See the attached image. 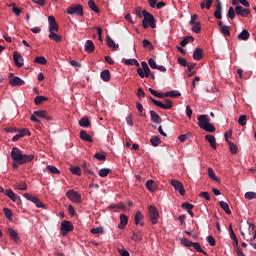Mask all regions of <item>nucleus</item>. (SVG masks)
Listing matches in <instances>:
<instances>
[{"label": "nucleus", "mask_w": 256, "mask_h": 256, "mask_svg": "<svg viewBox=\"0 0 256 256\" xmlns=\"http://www.w3.org/2000/svg\"><path fill=\"white\" fill-rule=\"evenodd\" d=\"M11 157L12 160L16 163H19V165H25V163H31L33 159H35V156L33 154H23L21 150L17 147H13L11 151Z\"/></svg>", "instance_id": "1"}, {"label": "nucleus", "mask_w": 256, "mask_h": 256, "mask_svg": "<svg viewBox=\"0 0 256 256\" xmlns=\"http://www.w3.org/2000/svg\"><path fill=\"white\" fill-rule=\"evenodd\" d=\"M198 125L200 129L207 131V133H215V126L211 124V118L207 114H202L198 117Z\"/></svg>", "instance_id": "2"}, {"label": "nucleus", "mask_w": 256, "mask_h": 256, "mask_svg": "<svg viewBox=\"0 0 256 256\" xmlns=\"http://www.w3.org/2000/svg\"><path fill=\"white\" fill-rule=\"evenodd\" d=\"M142 15L144 19L142 20V27L147 29L151 27V29H155L157 27V20H155V16L149 13L147 10H142Z\"/></svg>", "instance_id": "3"}, {"label": "nucleus", "mask_w": 256, "mask_h": 256, "mask_svg": "<svg viewBox=\"0 0 256 256\" xmlns=\"http://www.w3.org/2000/svg\"><path fill=\"white\" fill-rule=\"evenodd\" d=\"M180 243L181 245H183V247H187L188 249H191V247H193L198 253H203V255L209 256V254L205 252L203 248H201V244H199L198 242H193L187 238H181Z\"/></svg>", "instance_id": "4"}, {"label": "nucleus", "mask_w": 256, "mask_h": 256, "mask_svg": "<svg viewBox=\"0 0 256 256\" xmlns=\"http://www.w3.org/2000/svg\"><path fill=\"white\" fill-rule=\"evenodd\" d=\"M142 68H137V73L141 79H145L151 77V79H155V74L151 72V69L149 68V65L147 62L141 63Z\"/></svg>", "instance_id": "5"}, {"label": "nucleus", "mask_w": 256, "mask_h": 256, "mask_svg": "<svg viewBox=\"0 0 256 256\" xmlns=\"http://www.w3.org/2000/svg\"><path fill=\"white\" fill-rule=\"evenodd\" d=\"M66 13L68 15H78L83 17V6L81 4H73L67 8Z\"/></svg>", "instance_id": "6"}, {"label": "nucleus", "mask_w": 256, "mask_h": 256, "mask_svg": "<svg viewBox=\"0 0 256 256\" xmlns=\"http://www.w3.org/2000/svg\"><path fill=\"white\" fill-rule=\"evenodd\" d=\"M150 101H152V103H154V105H156V107H160L161 109H171L173 107V101L169 100V99H165L164 103L156 100L153 97H149Z\"/></svg>", "instance_id": "7"}, {"label": "nucleus", "mask_w": 256, "mask_h": 256, "mask_svg": "<svg viewBox=\"0 0 256 256\" xmlns=\"http://www.w3.org/2000/svg\"><path fill=\"white\" fill-rule=\"evenodd\" d=\"M148 213L152 225H157V220L159 219V210L155 206H149Z\"/></svg>", "instance_id": "8"}, {"label": "nucleus", "mask_w": 256, "mask_h": 256, "mask_svg": "<svg viewBox=\"0 0 256 256\" xmlns=\"http://www.w3.org/2000/svg\"><path fill=\"white\" fill-rule=\"evenodd\" d=\"M66 197L72 201V203H81V196L75 190H68Z\"/></svg>", "instance_id": "9"}, {"label": "nucleus", "mask_w": 256, "mask_h": 256, "mask_svg": "<svg viewBox=\"0 0 256 256\" xmlns=\"http://www.w3.org/2000/svg\"><path fill=\"white\" fill-rule=\"evenodd\" d=\"M48 23H49V33H57L59 31V24H57V20H55V16H49Z\"/></svg>", "instance_id": "10"}, {"label": "nucleus", "mask_w": 256, "mask_h": 256, "mask_svg": "<svg viewBox=\"0 0 256 256\" xmlns=\"http://www.w3.org/2000/svg\"><path fill=\"white\" fill-rule=\"evenodd\" d=\"M72 230L73 224H71V222L63 221L61 223V234L63 235V237H65V235H67V233L71 232Z\"/></svg>", "instance_id": "11"}, {"label": "nucleus", "mask_w": 256, "mask_h": 256, "mask_svg": "<svg viewBox=\"0 0 256 256\" xmlns=\"http://www.w3.org/2000/svg\"><path fill=\"white\" fill-rule=\"evenodd\" d=\"M171 185L174 187L175 191H178L180 195H185V188L183 187V183L179 180H171Z\"/></svg>", "instance_id": "12"}, {"label": "nucleus", "mask_w": 256, "mask_h": 256, "mask_svg": "<svg viewBox=\"0 0 256 256\" xmlns=\"http://www.w3.org/2000/svg\"><path fill=\"white\" fill-rule=\"evenodd\" d=\"M236 15H240L241 17H249L251 11L247 8H243L241 5H237L235 7Z\"/></svg>", "instance_id": "13"}, {"label": "nucleus", "mask_w": 256, "mask_h": 256, "mask_svg": "<svg viewBox=\"0 0 256 256\" xmlns=\"http://www.w3.org/2000/svg\"><path fill=\"white\" fill-rule=\"evenodd\" d=\"M9 84L12 87H21V85H25V82L20 77L13 76V78L9 80Z\"/></svg>", "instance_id": "14"}, {"label": "nucleus", "mask_w": 256, "mask_h": 256, "mask_svg": "<svg viewBox=\"0 0 256 256\" xmlns=\"http://www.w3.org/2000/svg\"><path fill=\"white\" fill-rule=\"evenodd\" d=\"M13 59L16 67H22L23 66V56L17 51H14L13 53Z\"/></svg>", "instance_id": "15"}, {"label": "nucleus", "mask_w": 256, "mask_h": 256, "mask_svg": "<svg viewBox=\"0 0 256 256\" xmlns=\"http://www.w3.org/2000/svg\"><path fill=\"white\" fill-rule=\"evenodd\" d=\"M34 115H36V117H40L41 119H46V121L53 120V118H51L49 113H47L45 110L34 111Z\"/></svg>", "instance_id": "16"}, {"label": "nucleus", "mask_w": 256, "mask_h": 256, "mask_svg": "<svg viewBox=\"0 0 256 256\" xmlns=\"http://www.w3.org/2000/svg\"><path fill=\"white\" fill-rule=\"evenodd\" d=\"M226 142L229 145V150L230 153H232V155H237L239 148H237V145H235V143L229 141V138H227V134L224 135Z\"/></svg>", "instance_id": "17"}, {"label": "nucleus", "mask_w": 256, "mask_h": 256, "mask_svg": "<svg viewBox=\"0 0 256 256\" xmlns=\"http://www.w3.org/2000/svg\"><path fill=\"white\" fill-rule=\"evenodd\" d=\"M80 139L86 141L87 143H93V137L87 133L85 130L80 131Z\"/></svg>", "instance_id": "18"}, {"label": "nucleus", "mask_w": 256, "mask_h": 256, "mask_svg": "<svg viewBox=\"0 0 256 256\" xmlns=\"http://www.w3.org/2000/svg\"><path fill=\"white\" fill-rule=\"evenodd\" d=\"M206 141H208V143H210V147H212V149H217V142L215 139V136L211 135V134H207L205 136Z\"/></svg>", "instance_id": "19"}, {"label": "nucleus", "mask_w": 256, "mask_h": 256, "mask_svg": "<svg viewBox=\"0 0 256 256\" xmlns=\"http://www.w3.org/2000/svg\"><path fill=\"white\" fill-rule=\"evenodd\" d=\"M129 223V218L125 214L120 215V224L118 225V229H125V226Z\"/></svg>", "instance_id": "20"}, {"label": "nucleus", "mask_w": 256, "mask_h": 256, "mask_svg": "<svg viewBox=\"0 0 256 256\" xmlns=\"http://www.w3.org/2000/svg\"><path fill=\"white\" fill-rule=\"evenodd\" d=\"M142 219L143 214L141 213V211L136 212V214L134 215L135 225H140L141 227H143L145 224L142 222Z\"/></svg>", "instance_id": "21"}, {"label": "nucleus", "mask_w": 256, "mask_h": 256, "mask_svg": "<svg viewBox=\"0 0 256 256\" xmlns=\"http://www.w3.org/2000/svg\"><path fill=\"white\" fill-rule=\"evenodd\" d=\"M8 235L9 237L15 241V243H19V234H17V231H15L14 229L12 228H8Z\"/></svg>", "instance_id": "22"}, {"label": "nucleus", "mask_w": 256, "mask_h": 256, "mask_svg": "<svg viewBox=\"0 0 256 256\" xmlns=\"http://www.w3.org/2000/svg\"><path fill=\"white\" fill-rule=\"evenodd\" d=\"M146 188L148 191H150V193H155V191H157V184L153 180H148L146 182Z\"/></svg>", "instance_id": "23"}, {"label": "nucleus", "mask_w": 256, "mask_h": 256, "mask_svg": "<svg viewBox=\"0 0 256 256\" xmlns=\"http://www.w3.org/2000/svg\"><path fill=\"white\" fill-rule=\"evenodd\" d=\"M193 59H195V61H201V59H203V49L196 48L193 52Z\"/></svg>", "instance_id": "24"}, {"label": "nucleus", "mask_w": 256, "mask_h": 256, "mask_svg": "<svg viewBox=\"0 0 256 256\" xmlns=\"http://www.w3.org/2000/svg\"><path fill=\"white\" fill-rule=\"evenodd\" d=\"M150 119L152 123H156V124L161 123V116H159V114H157V112L153 110L150 111Z\"/></svg>", "instance_id": "25"}, {"label": "nucleus", "mask_w": 256, "mask_h": 256, "mask_svg": "<svg viewBox=\"0 0 256 256\" xmlns=\"http://www.w3.org/2000/svg\"><path fill=\"white\" fill-rule=\"evenodd\" d=\"M222 11H223V6L221 5V3H218L216 5V10L214 12V17L216 19H222L223 18V14H222Z\"/></svg>", "instance_id": "26"}, {"label": "nucleus", "mask_w": 256, "mask_h": 256, "mask_svg": "<svg viewBox=\"0 0 256 256\" xmlns=\"http://www.w3.org/2000/svg\"><path fill=\"white\" fill-rule=\"evenodd\" d=\"M84 49H85V51H87L88 53H93V51H95V44H93V41L87 40V41L85 42Z\"/></svg>", "instance_id": "27"}, {"label": "nucleus", "mask_w": 256, "mask_h": 256, "mask_svg": "<svg viewBox=\"0 0 256 256\" xmlns=\"http://www.w3.org/2000/svg\"><path fill=\"white\" fill-rule=\"evenodd\" d=\"M216 1H217V5L221 3L220 0H216ZM211 5H213V0H206V2H201L200 7L201 9H211Z\"/></svg>", "instance_id": "28"}, {"label": "nucleus", "mask_w": 256, "mask_h": 256, "mask_svg": "<svg viewBox=\"0 0 256 256\" xmlns=\"http://www.w3.org/2000/svg\"><path fill=\"white\" fill-rule=\"evenodd\" d=\"M5 195H7L8 198L11 199V201H13V203H15V201H17V198L19 197V195L15 194V192H13V190L11 189H7L5 191Z\"/></svg>", "instance_id": "29"}, {"label": "nucleus", "mask_w": 256, "mask_h": 256, "mask_svg": "<svg viewBox=\"0 0 256 256\" xmlns=\"http://www.w3.org/2000/svg\"><path fill=\"white\" fill-rule=\"evenodd\" d=\"M102 81H111V72L109 70H103L100 74Z\"/></svg>", "instance_id": "30"}, {"label": "nucleus", "mask_w": 256, "mask_h": 256, "mask_svg": "<svg viewBox=\"0 0 256 256\" xmlns=\"http://www.w3.org/2000/svg\"><path fill=\"white\" fill-rule=\"evenodd\" d=\"M132 241H142L143 240V235L141 234V231L139 230H134L132 232Z\"/></svg>", "instance_id": "31"}, {"label": "nucleus", "mask_w": 256, "mask_h": 256, "mask_svg": "<svg viewBox=\"0 0 256 256\" xmlns=\"http://www.w3.org/2000/svg\"><path fill=\"white\" fill-rule=\"evenodd\" d=\"M14 189L18 191H27V183H25L24 181L16 182L14 185Z\"/></svg>", "instance_id": "32"}, {"label": "nucleus", "mask_w": 256, "mask_h": 256, "mask_svg": "<svg viewBox=\"0 0 256 256\" xmlns=\"http://www.w3.org/2000/svg\"><path fill=\"white\" fill-rule=\"evenodd\" d=\"M249 37H251V34L248 30H243L240 34H238V39H240V41H247Z\"/></svg>", "instance_id": "33"}, {"label": "nucleus", "mask_w": 256, "mask_h": 256, "mask_svg": "<svg viewBox=\"0 0 256 256\" xmlns=\"http://www.w3.org/2000/svg\"><path fill=\"white\" fill-rule=\"evenodd\" d=\"M219 205L221 209L226 213V215H231V209L229 208V204L225 201H220Z\"/></svg>", "instance_id": "34"}, {"label": "nucleus", "mask_w": 256, "mask_h": 256, "mask_svg": "<svg viewBox=\"0 0 256 256\" xmlns=\"http://www.w3.org/2000/svg\"><path fill=\"white\" fill-rule=\"evenodd\" d=\"M49 39L55 41L56 43H61V41H63V38H61V36L55 32H50Z\"/></svg>", "instance_id": "35"}, {"label": "nucleus", "mask_w": 256, "mask_h": 256, "mask_svg": "<svg viewBox=\"0 0 256 256\" xmlns=\"http://www.w3.org/2000/svg\"><path fill=\"white\" fill-rule=\"evenodd\" d=\"M88 7L91 9V11H94V13H100L101 10H99V7L97 4H95V1L89 0L88 1Z\"/></svg>", "instance_id": "36"}, {"label": "nucleus", "mask_w": 256, "mask_h": 256, "mask_svg": "<svg viewBox=\"0 0 256 256\" xmlns=\"http://www.w3.org/2000/svg\"><path fill=\"white\" fill-rule=\"evenodd\" d=\"M195 41V38L193 36H186L184 39L180 42L181 47H185L188 45V43H193Z\"/></svg>", "instance_id": "37"}, {"label": "nucleus", "mask_w": 256, "mask_h": 256, "mask_svg": "<svg viewBox=\"0 0 256 256\" xmlns=\"http://www.w3.org/2000/svg\"><path fill=\"white\" fill-rule=\"evenodd\" d=\"M149 91L151 95H154V97H158V99H165V97H167L165 93L157 92V90H154L153 88H149Z\"/></svg>", "instance_id": "38"}, {"label": "nucleus", "mask_w": 256, "mask_h": 256, "mask_svg": "<svg viewBox=\"0 0 256 256\" xmlns=\"http://www.w3.org/2000/svg\"><path fill=\"white\" fill-rule=\"evenodd\" d=\"M106 43H107L108 47H110L112 49H117L119 47V45H117L115 43V41H113V39H111V36L106 37Z\"/></svg>", "instance_id": "39"}, {"label": "nucleus", "mask_w": 256, "mask_h": 256, "mask_svg": "<svg viewBox=\"0 0 256 256\" xmlns=\"http://www.w3.org/2000/svg\"><path fill=\"white\" fill-rule=\"evenodd\" d=\"M150 143L153 147H159V145H161V138H159V136H154L150 139Z\"/></svg>", "instance_id": "40"}, {"label": "nucleus", "mask_w": 256, "mask_h": 256, "mask_svg": "<svg viewBox=\"0 0 256 256\" xmlns=\"http://www.w3.org/2000/svg\"><path fill=\"white\" fill-rule=\"evenodd\" d=\"M43 101H49V98L39 95V96H36L34 99L35 105H41V103H43Z\"/></svg>", "instance_id": "41"}, {"label": "nucleus", "mask_w": 256, "mask_h": 256, "mask_svg": "<svg viewBox=\"0 0 256 256\" xmlns=\"http://www.w3.org/2000/svg\"><path fill=\"white\" fill-rule=\"evenodd\" d=\"M111 172H112V170L109 168H102L99 170L98 175H99V177H107V175H109V173H111Z\"/></svg>", "instance_id": "42"}, {"label": "nucleus", "mask_w": 256, "mask_h": 256, "mask_svg": "<svg viewBox=\"0 0 256 256\" xmlns=\"http://www.w3.org/2000/svg\"><path fill=\"white\" fill-rule=\"evenodd\" d=\"M79 125L80 127H89V125H91V122L89 121V118L83 117L79 120Z\"/></svg>", "instance_id": "43"}, {"label": "nucleus", "mask_w": 256, "mask_h": 256, "mask_svg": "<svg viewBox=\"0 0 256 256\" xmlns=\"http://www.w3.org/2000/svg\"><path fill=\"white\" fill-rule=\"evenodd\" d=\"M70 171L73 175H77L78 177L81 175V168L79 166H70Z\"/></svg>", "instance_id": "44"}, {"label": "nucleus", "mask_w": 256, "mask_h": 256, "mask_svg": "<svg viewBox=\"0 0 256 256\" xmlns=\"http://www.w3.org/2000/svg\"><path fill=\"white\" fill-rule=\"evenodd\" d=\"M165 95L166 97H181V92L177 90H172V91L165 92Z\"/></svg>", "instance_id": "45"}, {"label": "nucleus", "mask_w": 256, "mask_h": 256, "mask_svg": "<svg viewBox=\"0 0 256 256\" xmlns=\"http://www.w3.org/2000/svg\"><path fill=\"white\" fill-rule=\"evenodd\" d=\"M34 63H38L39 65H47V59L44 56H38L35 58Z\"/></svg>", "instance_id": "46"}, {"label": "nucleus", "mask_w": 256, "mask_h": 256, "mask_svg": "<svg viewBox=\"0 0 256 256\" xmlns=\"http://www.w3.org/2000/svg\"><path fill=\"white\" fill-rule=\"evenodd\" d=\"M230 29L231 28L229 26H222V28H220V31L225 37H229L231 35Z\"/></svg>", "instance_id": "47"}, {"label": "nucleus", "mask_w": 256, "mask_h": 256, "mask_svg": "<svg viewBox=\"0 0 256 256\" xmlns=\"http://www.w3.org/2000/svg\"><path fill=\"white\" fill-rule=\"evenodd\" d=\"M24 197H25V199H27V201H31V203H34V205H35V203H37V200L39 199L38 197H35L29 193H25Z\"/></svg>", "instance_id": "48"}, {"label": "nucleus", "mask_w": 256, "mask_h": 256, "mask_svg": "<svg viewBox=\"0 0 256 256\" xmlns=\"http://www.w3.org/2000/svg\"><path fill=\"white\" fill-rule=\"evenodd\" d=\"M24 197H25V199H27V201H31V203H34V205H35V203H37V200L39 199L38 197H35L29 193H25Z\"/></svg>", "instance_id": "49"}, {"label": "nucleus", "mask_w": 256, "mask_h": 256, "mask_svg": "<svg viewBox=\"0 0 256 256\" xmlns=\"http://www.w3.org/2000/svg\"><path fill=\"white\" fill-rule=\"evenodd\" d=\"M124 65H135V67H139V61L137 59H126Z\"/></svg>", "instance_id": "50"}, {"label": "nucleus", "mask_w": 256, "mask_h": 256, "mask_svg": "<svg viewBox=\"0 0 256 256\" xmlns=\"http://www.w3.org/2000/svg\"><path fill=\"white\" fill-rule=\"evenodd\" d=\"M3 213L6 217V219H8L9 221H11L12 217H13V212L11 211V209L9 208H4L3 209Z\"/></svg>", "instance_id": "51"}, {"label": "nucleus", "mask_w": 256, "mask_h": 256, "mask_svg": "<svg viewBox=\"0 0 256 256\" xmlns=\"http://www.w3.org/2000/svg\"><path fill=\"white\" fill-rule=\"evenodd\" d=\"M238 123L242 127H245V125H247V115H241L238 119Z\"/></svg>", "instance_id": "52"}, {"label": "nucleus", "mask_w": 256, "mask_h": 256, "mask_svg": "<svg viewBox=\"0 0 256 256\" xmlns=\"http://www.w3.org/2000/svg\"><path fill=\"white\" fill-rule=\"evenodd\" d=\"M236 15H237V12L235 11V8L229 7V9H228L229 19H235Z\"/></svg>", "instance_id": "53"}, {"label": "nucleus", "mask_w": 256, "mask_h": 256, "mask_svg": "<svg viewBox=\"0 0 256 256\" xmlns=\"http://www.w3.org/2000/svg\"><path fill=\"white\" fill-rule=\"evenodd\" d=\"M182 209H185L186 211L193 210L194 205L189 202H183L181 205Z\"/></svg>", "instance_id": "54"}, {"label": "nucleus", "mask_w": 256, "mask_h": 256, "mask_svg": "<svg viewBox=\"0 0 256 256\" xmlns=\"http://www.w3.org/2000/svg\"><path fill=\"white\" fill-rule=\"evenodd\" d=\"M208 177L212 179L213 181H219V178L215 175V172L212 170V168H208Z\"/></svg>", "instance_id": "55"}, {"label": "nucleus", "mask_w": 256, "mask_h": 256, "mask_svg": "<svg viewBox=\"0 0 256 256\" xmlns=\"http://www.w3.org/2000/svg\"><path fill=\"white\" fill-rule=\"evenodd\" d=\"M46 169L50 171V173H52L53 175H59V173H61L59 169H57V167L55 166H47Z\"/></svg>", "instance_id": "56"}, {"label": "nucleus", "mask_w": 256, "mask_h": 256, "mask_svg": "<svg viewBox=\"0 0 256 256\" xmlns=\"http://www.w3.org/2000/svg\"><path fill=\"white\" fill-rule=\"evenodd\" d=\"M192 31L194 33H201V23L200 22H196L194 25H192Z\"/></svg>", "instance_id": "57"}, {"label": "nucleus", "mask_w": 256, "mask_h": 256, "mask_svg": "<svg viewBox=\"0 0 256 256\" xmlns=\"http://www.w3.org/2000/svg\"><path fill=\"white\" fill-rule=\"evenodd\" d=\"M229 233H230V239H232V241H236L237 240V236L235 235V231H233V225H229Z\"/></svg>", "instance_id": "58"}, {"label": "nucleus", "mask_w": 256, "mask_h": 256, "mask_svg": "<svg viewBox=\"0 0 256 256\" xmlns=\"http://www.w3.org/2000/svg\"><path fill=\"white\" fill-rule=\"evenodd\" d=\"M245 199H248L249 201H251L252 199H256V193L255 192H246Z\"/></svg>", "instance_id": "59"}, {"label": "nucleus", "mask_w": 256, "mask_h": 256, "mask_svg": "<svg viewBox=\"0 0 256 256\" xmlns=\"http://www.w3.org/2000/svg\"><path fill=\"white\" fill-rule=\"evenodd\" d=\"M143 47L147 48V49H153V43H151V41L144 39L143 40Z\"/></svg>", "instance_id": "60"}, {"label": "nucleus", "mask_w": 256, "mask_h": 256, "mask_svg": "<svg viewBox=\"0 0 256 256\" xmlns=\"http://www.w3.org/2000/svg\"><path fill=\"white\" fill-rule=\"evenodd\" d=\"M90 233H92L93 235H99V233H103V229L101 227L92 228L90 230Z\"/></svg>", "instance_id": "61"}, {"label": "nucleus", "mask_w": 256, "mask_h": 256, "mask_svg": "<svg viewBox=\"0 0 256 256\" xmlns=\"http://www.w3.org/2000/svg\"><path fill=\"white\" fill-rule=\"evenodd\" d=\"M178 63L179 65H181L182 67H187V65L189 64V62H187V59L179 57L178 58Z\"/></svg>", "instance_id": "62"}, {"label": "nucleus", "mask_w": 256, "mask_h": 256, "mask_svg": "<svg viewBox=\"0 0 256 256\" xmlns=\"http://www.w3.org/2000/svg\"><path fill=\"white\" fill-rule=\"evenodd\" d=\"M94 157L98 160V161H105V159H107V156H105V154H101V153H96L94 155Z\"/></svg>", "instance_id": "63"}, {"label": "nucleus", "mask_w": 256, "mask_h": 256, "mask_svg": "<svg viewBox=\"0 0 256 256\" xmlns=\"http://www.w3.org/2000/svg\"><path fill=\"white\" fill-rule=\"evenodd\" d=\"M207 241H208V243H209V245L211 246V247H215V245H216V241H215V238L213 237V236H208L207 237Z\"/></svg>", "instance_id": "64"}]
</instances>
